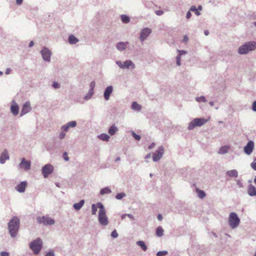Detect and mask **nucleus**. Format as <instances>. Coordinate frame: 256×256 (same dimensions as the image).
<instances>
[{
    "label": "nucleus",
    "mask_w": 256,
    "mask_h": 256,
    "mask_svg": "<svg viewBox=\"0 0 256 256\" xmlns=\"http://www.w3.org/2000/svg\"><path fill=\"white\" fill-rule=\"evenodd\" d=\"M20 220L16 216H14L8 222V227L9 234L12 238L17 236L20 228Z\"/></svg>",
    "instance_id": "1"
},
{
    "label": "nucleus",
    "mask_w": 256,
    "mask_h": 256,
    "mask_svg": "<svg viewBox=\"0 0 256 256\" xmlns=\"http://www.w3.org/2000/svg\"><path fill=\"white\" fill-rule=\"evenodd\" d=\"M255 50H256V41L250 40L241 45L238 48V52L240 54L245 55Z\"/></svg>",
    "instance_id": "2"
},
{
    "label": "nucleus",
    "mask_w": 256,
    "mask_h": 256,
    "mask_svg": "<svg viewBox=\"0 0 256 256\" xmlns=\"http://www.w3.org/2000/svg\"><path fill=\"white\" fill-rule=\"evenodd\" d=\"M30 248L34 254H38L40 252L42 247V242L40 238H38L32 240L29 244Z\"/></svg>",
    "instance_id": "3"
},
{
    "label": "nucleus",
    "mask_w": 256,
    "mask_h": 256,
    "mask_svg": "<svg viewBox=\"0 0 256 256\" xmlns=\"http://www.w3.org/2000/svg\"><path fill=\"white\" fill-rule=\"evenodd\" d=\"M228 222L230 228L234 229L238 226L240 219L236 213L232 212L230 214Z\"/></svg>",
    "instance_id": "4"
},
{
    "label": "nucleus",
    "mask_w": 256,
    "mask_h": 256,
    "mask_svg": "<svg viewBox=\"0 0 256 256\" xmlns=\"http://www.w3.org/2000/svg\"><path fill=\"white\" fill-rule=\"evenodd\" d=\"M208 120L204 118H195L189 124L188 127V130H191L196 126H201L208 122Z\"/></svg>",
    "instance_id": "5"
},
{
    "label": "nucleus",
    "mask_w": 256,
    "mask_h": 256,
    "mask_svg": "<svg viewBox=\"0 0 256 256\" xmlns=\"http://www.w3.org/2000/svg\"><path fill=\"white\" fill-rule=\"evenodd\" d=\"M36 221L38 224H42L45 226H52L55 224V220L48 216H38Z\"/></svg>",
    "instance_id": "6"
},
{
    "label": "nucleus",
    "mask_w": 256,
    "mask_h": 256,
    "mask_svg": "<svg viewBox=\"0 0 256 256\" xmlns=\"http://www.w3.org/2000/svg\"><path fill=\"white\" fill-rule=\"evenodd\" d=\"M98 220L100 224L103 226H107L108 224V218L106 216V210L104 206L100 208V210H99Z\"/></svg>",
    "instance_id": "7"
},
{
    "label": "nucleus",
    "mask_w": 256,
    "mask_h": 256,
    "mask_svg": "<svg viewBox=\"0 0 256 256\" xmlns=\"http://www.w3.org/2000/svg\"><path fill=\"white\" fill-rule=\"evenodd\" d=\"M116 64L118 66L122 69H134L135 68V64L134 63L130 60H127L124 62H121L120 60H116Z\"/></svg>",
    "instance_id": "8"
},
{
    "label": "nucleus",
    "mask_w": 256,
    "mask_h": 256,
    "mask_svg": "<svg viewBox=\"0 0 256 256\" xmlns=\"http://www.w3.org/2000/svg\"><path fill=\"white\" fill-rule=\"evenodd\" d=\"M40 52L44 61L47 62H50L52 52L48 48L44 46Z\"/></svg>",
    "instance_id": "9"
},
{
    "label": "nucleus",
    "mask_w": 256,
    "mask_h": 256,
    "mask_svg": "<svg viewBox=\"0 0 256 256\" xmlns=\"http://www.w3.org/2000/svg\"><path fill=\"white\" fill-rule=\"evenodd\" d=\"M54 170V166L51 164L44 165L42 169V172L44 178H47L50 174L52 173Z\"/></svg>",
    "instance_id": "10"
},
{
    "label": "nucleus",
    "mask_w": 256,
    "mask_h": 256,
    "mask_svg": "<svg viewBox=\"0 0 256 256\" xmlns=\"http://www.w3.org/2000/svg\"><path fill=\"white\" fill-rule=\"evenodd\" d=\"M152 33V30L148 28L142 29L140 34L139 39L142 42L144 41Z\"/></svg>",
    "instance_id": "11"
},
{
    "label": "nucleus",
    "mask_w": 256,
    "mask_h": 256,
    "mask_svg": "<svg viewBox=\"0 0 256 256\" xmlns=\"http://www.w3.org/2000/svg\"><path fill=\"white\" fill-rule=\"evenodd\" d=\"M164 152V148L162 146H160L156 150V152L153 154L152 160L156 162L158 161L162 156Z\"/></svg>",
    "instance_id": "12"
},
{
    "label": "nucleus",
    "mask_w": 256,
    "mask_h": 256,
    "mask_svg": "<svg viewBox=\"0 0 256 256\" xmlns=\"http://www.w3.org/2000/svg\"><path fill=\"white\" fill-rule=\"evenodd\" d=\"M31 163L30 161L26 160L24 158L21 160V162L18 164V168L28 170L30 168Z\"/></svg>",
    "instance_id": "13"
},
{
    "label": "nucleus",
    "mask_w": 256,
    "mask_h": 256,
    "mask_svg": "<svg viewBox=\"0 0 256 256\" xmlns=\"http://www.w3.org/2000/svg\"><path fill=\"white\" fill-rule=\"evenodd\" d=\"M254 142L250 140L244 148V151L247 155H250L254 149Z\"/></svg>",
    "instance_id": "14"
},
{
    "label": "nucleus",
    "mask_w": 256,
    "mask_h": 256,
    "mask_svg": "<svg viewBox=\"0 0 256 256\" xmlns=\"http://www.w3.org/2000/svg\"><path fill=\"white\" fill-rule=\"evenodd\" d=\"M32 110L30 102H26L22 106L20 113V116H22L26 114Z\"/></svg>",
    "instance_id": "15"
},
{
    "label": "nucleus",
    "mask_w": 256,
    "mask_h": 256,
    "mask_svg": "<svg viewBox=\"0 0 256 256\" xmlns=\"http://www.w3.org/2000/svg\"><path fill=\"white\" fill-rule=\"evenodd\" d=\"M10 110L11 112L14 116H17L19 113L18 106L14 100H12V102Z\"/></svg>",
    "instance_id": "16"
},
{
    "label": "nucleus",
    "mask_w": 256,
    "mask_h": 256,
    "mask_svg": "<svg viewBox=\"0 0 256 256\" xmlns=\"http://www.w3.org/2000/svg\"><path fill=\"white\" fill-rule=\"evenodd\" d=\"M76 122L75 120H72L68 122L66 124L62 126L61 130L63 131L66 132L70 128H74L76 126Z\"/></svg>",
    "instance_id": "17"
},
{
    "label": "nucleus",
    "mask_w": 256,
    "mask_h": 256,
    "mask_svg": "<svg viewBox=\"0 0 256 256\" xmlns=\"http://www.w3.org/2000/svg\"><path fill=\"white\" fill-rule=\"evenodd\" d=\"M9 159L10 156L8 155V151L6 150H4L0 156V163L1 164H4L6 162V160H8Z\"/></svg>",
    "instance_id": "18"
},
{
    "label": "nucleus",
    "mask_w": 256,
    "mask_h": 256,
    "mask_svg": "<svg viewBox=\"0 0 256 256\" xmlns=\"http://www.w3.org/2000/svg\"><path fill=\"white\" fill-rule=\"evenodd\" d=\"M113 92V87L112 86H108L104 90V96L106 100L110 99V96Z\"/></svg>",
    "instance_id": "19"
},
{
    "label": "nucleus",
    "mask_w": 256,
    "mask_h": 256,
    "mask_svg": "<svg viewBox=\"0 0 256 256\" xmlns=\"http://www.w3.org/2000/svg\"><path fill=\"white\" fill-rule=\"evenodd\" d=\"M128 44L129 43L128 42H120L116 44V48L118 50L122 52L126 48Z\"/></svg>",
    "instance_id": "20"
},
{
    "label": "nucleus",
    "mask_w": 256,
    "mask_h": 256,
    "mask_svg": "<svg viewBox=\"0 0 256 256\" xmlns=\"http://www.w3.org/2000/svg\"><path fill=\"white\" fill-rule=\"evenodd\" d=\"M27 185L26 182L24 181L18 184L16 187V190L19 192H24Z\"/></svg>",
    "instance_id": "21"
},
{
    "label": "nucleus",
    "mask_w": 256,
    "mask_h": 256,
    "mask_svg": "<svg viewBox=\"0 0 256 256\" xmlns=\"http://www.w3.org/2000/svg\"><path fill=\"white\" fill-rule=\"evenodd\" d=\"M102 206H104L103 204L100 202H98L96 204H93L92 205V215H96V212L98 208H99L100 210V208Z\"/></svg>",
    "instance_id": "22"
},
{
    "label": "nucleus",
    "mask_w": 256,
    "mask_h": 256,
    "mask_svg": "<svg viewBox=\"0 0 256 256\" xmlns=\"http://www.w3.org/2000/svg\"><path fill=\"white\" fill-rule=\"evenodd\" d=\"M247 192L250 196H256V188L252 184L248 185Z\"/></svg>",
    "instance_id": "23"
},
{
    "label": "nucleus",
    "mask_w": 256,
    "mask_h": 256,
    "mask_svg": "<svg viewBox=\"0 0 256 256\" xmlns=\"http://www.w3.org/2000/svg\"><path fill=\"white\" fill-rule=\"evenodd\" d=\"M85 202L84 200H80L78 202L75 203L73 204V208L76 210H80L82 208Z\"/></svg>",
    "instance_id": "24"
},
{
    "label": "nucleus",
    "mask_w": 256,
    "mask_h": 256,
    "mask_svg": "<svg viewBox=\"0 0 256 256\" xmlns=\"http://www.w3.org/2000/svg\"><path fill=\"white\" fill-rule=\"evenodd\" d=\"M118 130V129L116 125L112 124L108 129V132L110 136H114Z\"/></svg>",
    "instance_id": "25"
},
{
    "label": "nucleus",
    "mask_w": 256,
    "mask_h": 256,
    "mask_svg": "<svg viewBox=\"0 0 256 256\" xmlns=\"http://www.w3.org/2000/svg\"><path fill=\"white\" fill-rule=\"evenodd\" d=\"M68 41L70 44H74L78 42H79V40L74 35L70 34L68 36Z\"/></svg>",
    "instance_id": "26"
},
{
    "label": "nucleus",
    "mask_w": 256,
    "mask_h": 256,
    "mask_svg": "<svg viewBox=\"0 0 256 256\" xmlns=\"http://www.w3.org/2000/svg\"><path fill=\"white\" fill-rule=\"evenodd\" d=\"M226 174L230 178H237L238 176V172L236 170H232L227 171Z\"/></svg>",
    "instance_id": "27"
},
{
    "label": "nucleus",
    "mask_w": 256,
    "mask_h": 256,
    "mask_svg": "<svg viewBox=\"0 0 256 256\" xmlns=\"http://www.w3.org/2000/svg\"><path fill=\"white\" fill-rule=\"evenodd\" d=\"M230 149V146H221L218 151V154H224L228 152V150Z\"/></svg>",
    "instance_id": "28"
},
{
    "label": "nucleus",
    "mask_w": 256,
    "mask_h": 256,
    "mask_svg": "<svg viewBox=\"0 0 256 256\" xmlns=\"http://www.w3.org/2000/svg\"><path fill=\"white\" fill-rule=\"evenodd\" d=\"M131 108L134 110L139 112L141 110L142 106L136 102H133L131 106Z\"/></svg>",
    "instance_id": "29"
},
{
    "label": "nucleus",
    "mask_w": 256,
    "mask_h": 256,
    "mask_svg": "<svg viewBox=\"0 0 256 256\" xmlns=\"http://www.w3.org/2000/svg\"><path fill=\"white\" fill-rule=\"evenodd\" d=\"M112 190L108 186L102 188L100 192V194L102 196L106 194H110Z\"/></svg>",
    "instance_id": "30"
},
{
    "label": "nucleus",
    "mask_w": 256,
    "mask_h": 256,
    "mask_svg": "<svg viewBox=\"0 0 256 256\" xmlns=\"http://www.w3.org/2000/svg\"><path fill=\"white\" fill-rule=\"evenodd\" d=\"M98 138L103 140V141H104V142H108L110 140V136L109 135H108V134H100L99 136H98Z\"/></svg>",
    "instance_id": "31"
},
{
    "label": "nucleus",
    "mask_w": 256,
    "mask_h": 256,
    "mask_svg": "<svg viewBox=\"0 0 256 256\" xmlns=\"http://www.w3.org/2000/svg\"><path fill=\"white\" fill-rule=\"evenodd\" d=\"M136 244L140 246L144 251H146L148 249L147 246L142 240H139L136 242Z\"/></svg>",
    "instance_id": "32"
},
{
    "label": "nucleus",
    "mask_w": 256,
    "mask_h": 256,
    "mask_svg": "<svg viewBox=\"0 0 256 256\" xmlns=\"http://www.w3.org/2000/svg\"><path fill=\"white\" fill-rule=\"evenodd\" d=\"M156 235L158 237L162 236L164 235V230L161 226L156 228Z\"/></svg>",
    "instance_id": "33"
},
{
    "label": "nucleus",
    "mask_w": 256,
    "mask_h": 256,
    "mask_svg": "<svg viewBox=\"0 0 256 256\" xmlns=\"http://www.w3.org/2000/svg\"><path fill=\"white\" fill-rule=\"evenodd\" d=\"M120 18L122 22L124 24H128L130 21V18L127 15L122 14Z\"/></svg>",
    "instance_id": "34"
},
{
    "label": "nucleus",
    "mask_w": 256,
    "mask_h": 256,
    "mask_svg": "<svg viewBox=\"0 0 256 256\" xmlns=\"http://www.w3.org/2000/svg\"><path fill=\"white\" fill-rule=\"evenodd\" d=\"M93 94L94 90H92V89H90L88 90V93L84 96V99L86 100H88L91 98Z\"/></svg>",
    "instance_id": "35"
},
{
    "label": "nucleus",
    "mask_w": 256,
    "mask_h": 256,
    "mask_svg": "<svg viewBox=\"0 0 256 256\" xmlns=\"http://www.w3.org/2000/svg\"><path fill=\"white\" fill-rule=\"evenodd\" d=\"M195 100L198 102H207L206 97L204 96L196 97Z\"/></svg>",
    "instance_id": "36"
},
{
    "label": "nucleus",
    "mask_w": 256,
    "mask_h": 256,
    "mask_svg": "<svg viewBox=\"0 0 256 256\" xmlns=\"http://www.w3.org/2000/svg\"><path fill=\"white\" fill-rule=\"evenodd\" d=\"M190 11L195 12L196 16H200V12L198 10L197 8L194 6H192L190 8Z\"/></svg>",
    "instance_id": "37"
},
{
    "label": "nucleus",
    "mask_w": 256,
    "mask_h": 256,
    "mask_svg": "<svg viewBox=\"0 0 256 256\" xmlns=\"http://www.w3.org/2000/svg\"><path fill=\"white\" fill-rule=\"evenodd\" d=\"M132 136L136 140H140L141 138L140 136L137 134L134 131L130 132Z\"/></svg>",
    "instance_id": "38"
},
{
    "label": "nucleus",
    "mask_w": 256,
    "mask_h": 256,
    "mask_svg": "<svg viewBox=\"0 0 256 256\" xmlns=\"http://www.w3.org/2000/svg\"><path fill=\"white\" fill-rule=\"evenodd\" d=\"M126 196V194L124 193V192H120V193H118L116 196V198L117 199V200H121L123 198L125 197Z\"/></svg>",
    "instance_id": "39"
},
{
    "label": "nucleus",
    "mask_w": 256,
    "mask_h": 256,
    "mask_svg": "<svg viewBox=\"0 0 256 256\" xmlns=\"http://www.w3.org/2000/svg\"><path fill=\"white\" fill-rule=\"evenodd\" d=\"M198 196L200 198H203L206 196V193L204 190H198Z\"/></svg>",
    "instance_id": "40"
},
{
    "label": "nucleus",
    "mask_w": 256,
    "mask_h": 256,
    "mask_svg": "<svg viewBox=\"0 0 256 256\" xmlns=\"http://www.w3.org/2000/svg\"><path fill=\"white\" fill-rule=\"evenodd\" d=\"M168 254L166 250L159 251L156 253V256H164Z\"/></svg>",
    "instance_id": "41"
},
{
    "label": "nucleus",
    "mask_w": 256,
    "mask_h": 256,
    "mask_svg": "<svg viewBox=\"0 0 256 256\" xmlns=\"http://www.w3.org/2000/svg\"><path fill=\"white\" fill-rule=\"evenodd\" d=\"M52 86L55 89H58L60 88V84L56 82H54L52 84Z\"/></svg>",
    "instance_id": "42"
},
{
    "label": "nucleus",
    "mask_w": 256,
    "mask_h": 256,
    "mask_svg": "<svg viewBox=\"0 0 256 256\" xmlns=\"http://www.w3.org/2000/svg\"><path fill=\"white\" fill-rule=\"evenodd\" d=\"M180 59H181V56H180L178 55L176 57V64L178 66H180L181 65Z\"/></svg>",
    "instance_id": "43"
},
{
    "label": "nucleus",
    "mask_w": 256,
    "mask_h": 256,
    "mask_svg": "<svg viewBox=\"0 0 256 256\" xmlns=\"http://www.w3.org/2000/svg\"><path fill=\"white\" fill-rule=\"evenodd\" d=\"M111 236L113 238H116L118 236V234L116 230H114L112 232Z\"/></svg>",
    "instance_id": "44"
},
{
    "label": "nucleus",
    "mask_w": 256,
    "mask_h": 256,
    "mask_svg": "<svg viewBox=\"0 0 256 256\" xmlns=\"http://www.w3.org/2000/svg\"><path fill=\"white\" fill-rule=\"evenodd\" d=\"M236 184L240 188H242L244 187V185L242 180H236Z\"/></svg>",
    "instance_id": "45"
},
{
    "label": "nucleus",
    "mask_w": 256,
    "mask_h": 256,
    "mask_svg": "<svg viewBox=\"0 0 256 256\" xmlns=\"http://www.w3.org/2000/svg\"><path fill=\"white\" fill-rule=\"evenodd\" d=\"M178 56H180L187 53V52L184 50H178Z\"/></svg>",
    "instance_id": "46"
},
{
    "label": "nucleus",
    "mask_w": 256,
    "mask_h": 256,
    "mask_svg": "<svg viewBox=\"0 0 256 256\" xmlns=\"http://www.w3.org/2000/svg\"><path fill=\"white\" fill-rule=\"evenodd\" d=\"M252 109L254 112H256V100L252 102Z\"/></svg>",
    "instance_id": "47"
},
{
    "label": "nucleus",
    "mask_w": 256,
    "mask_h": 256,
    "mask_svg": "<svg viewBox=\"0 0 256 256\" xmlns=\"http://www.w3.org/2000/svg\"><path fill=\"white\" fill-rule=\"evenodd\" d=\"M54 253L53 250H50L48 252L45 256H54Z\"/></svg>",
    "instance_id": "48"
},
{
    "label": "nucleus",
    "mask_w": 256,
    "mask_h": 256,
    "mask_svg": "<svg viewBox=\"0 0 256 256\" xmlns=\"http://www.w3.org/2000/svg\"><path fill=\"white\" fill-rule=\"evenodd\" d=\"M65 136H66L65 133L63 132H60L58 137L60 140H62L64 138Z\"/></svg>",
    "instance_id": "49"
},
{
    "label": "nucleus",
    "mask_w": 256,
    "mask_h": 256,
    "mask_svg": "<svg viewBox=\"0 0 256 256\" xmlns=\"http://www.w3.org/2000/svg\"><path fill=\"white\" fill-rule=\"evenodd\" d=\"M251 168L254 170H256V162H253L250 164Z\"/></svg>",
    "instance_id": "50"
},
{
    "label": "nucleus",
    "mask_w": 256,
    "mask_h": 256,
    "mask_svg": "<svg viewBox=\"0 0 256 256\" xmlns=\"http://www.w3.org/2000/svg\"><path fill=\"white\" fill-rule=\"evenodd\" d=\"M63 158H64V159L66 160V161H68V160H69V158L68 156V154H67V152H64V154H63Z\"/></svg>",
    "instance_id": "51"
},
{
    "label": "nucleus",
    "mask_w": 256,
    "mask_h": 256,
    "mask_svg": "<svg viewBox=\"0 0 256 256\" xmlns=\"http://www.w3.org/2000/svg\"><path fill=\"white\" fill-rule=\"evenodd\" d=\"M90 89H92V90H94V88L95 86V82L94 81L90 83Z\"/></svg>",
    "instance_id": "52"
},
{
    "label": "nucleus",
    "mask_w": 256,
    "mask_h": 256,
    "mask_svg": "<svg viewBox=\"0 0 256 256\" xmlns=\"http://www.w3.org/2000/svg\"><path fill=\"white\" fill-rule=\"evenodd\" d=\"M188 36L186 35L184 36L182 42H183L186 43L188 42Z\"/></svg>",
    "instance_id": "53"
},
{
    "label": "nucleus",
    "mask_w": 256,
    "mask_h": 256,
    "mask_svg": "<svg viewBox=\"0 0 256 256\" xmlns=\"http://www.w3.org/2000/svg\"><path fill=\"white\" fill-rule=\"evenodd\" d=\"M0 256H9L8 252H2L0 253Z\"/></svg>",
    "instance_id": "54"
},
{
    "label": "nucleus",
    "mask_w": 256,
    "mask_h": 256,
    "mask_svg": "<svg viewBox=\"0 0 256 256\" xmlns=\"http://www.w3.org/2000/svg\"><path fill=\"white\" fill-rule=\"evenodd\" d=\"M156 14L158 16H162L164 14V12L162 10H156Z\"/></svg>",
    "instance_id": "55"
},
{
    "label": "nucleus",
    "mask_w": 256,
    "mask_h": 256,
    "mask_svg": "<svg viewBox=\"0 0 256 256\" xmlns=\"http://www.w3.org/2000/svg\"><path fill=\"white\" fill-rule=\"evenodd\" d=\"M191 16H192V14L190 12V11L188 12L187 13H186V18L187 19H189V18H190Z\"/></svg>",
    "instance_id": "56"
},
{
    "label": "nucleus",
    "mask_w": 256,
    "mask_h": 256,
    "mask_svg": "<svg viewBox=\"0 0 256 256\" xmlns=\"http://www.w3.org/2000/svg\"><path fill=\"white\" fill-rule=\"evenodd\" d=\"M155 146V144L154 142L152 143L148 147V148L150 150L152 148Z\"/></svg>",
    "instance_id": "57"
},
{
    "label": "nucleus",
    "mask_w": 256,
    "mask_h": 256,
    "mask_svg": "<svg viewBox=\"0 0 256 256\" xmlns=\"http://www.w3.org/2000/svg\"><path fill=\"white\" fill-rule=\"evenodd\" d=\"M16 3L18 5H20L23 2V0H16Z\"/></svg>",
    "instance_id": "58"
},
{
    "label": "nucleus",
    "mask_w": 256,
    "mask_h": 256,
    "mask_svg": "<svg viewBox=\"0 0 256 256\" xmlns=\"http://www.w3.org/2000/svg\"><path fill=\"white\" fill-rule=\"evenodd\" d=\"M126 216L128 217L129 218H130L132 220L134 219V216L131 214H126Z\"/></svg>",
    "instance_id": "59"
},
{
    "label": "nucleus",
    "mask_w": 256,
    "mask_h": 256,
    "mask_svg": "<svg viewBox=\"0 0 256 256\" xmlns=\"http://www.w3.org/2000/svg\"><path fill=\"white\" fill-rule=\"evenodd\" d=\"M150 157H151V154H148L145 156L144 158L148 159V158H150Z\"/></svg>",
    "instance_id": "60"
},
{
    "label": "nucleus",
    "mask_w": 256,
    "mask_h": 256,
    "mask_svg": "<svg viewBox=\"0 0 256 256\" xmlns=\"http://www.w3.org/2000/svg\"><path fill=\"white\" fill-rule=\"evenodd\" d=\"M34 42L33 41H30V44H29L28 46L30 47V48L34 46Z\"/></svg>",
    "instance_id": "61"
},
{
    "label": "nucleus",
    "mask_w": 256,
    "mask_h": 256,
    "mask_svg": "<svg viewBox=\"0 0 256 256\" xmlns=\"http://www.w3.org/2000/svg\"><path fill=\"white\" fill-rule=\"evenodd\" d=\"M158 218L159 220H161L162 218V216L161 214H159L158 216Z\"/></svg>",
    "instance_id": "62"
},
{
    "label": "nucleus",
    "mask_w": 256,
    "mask_h": 256,
    "mask_svg": "<svg viewBox=\"0 0 256 256\" xmlns=\"http://www.w3.org/2000/svg\"><path fill=\"white\" fill-rule=\"evenodd\" d=\"M126 216V214H123L121 216V218L122 220H124Z\"/></svg>",
    "instance_id": "63"
},
{
    "label": "nucleus",
    "mask_w": 256,
    "mask_h": 256,
    "mask_svg": "<svg viewBox=\"0 0 256 256\" xmlns=\"http://www.w3.org/2000/svg\"><path fill=\"white\" fill-rule=\"evenodd\" d=\"M204 34L206 36H208V34H209L208 31L207 30H204Z\"/></svg>",
    "instance_id": "64"
}]
</instances>
